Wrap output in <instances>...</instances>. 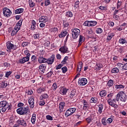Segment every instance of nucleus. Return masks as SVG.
Listing matches in <instances>:
<instances>
[{
    "label": "nucleus",
    "instance_id": "obj_43",
    "mask_svg": "<svg viewBox=\"0 0 127 127\" xmlns=\"http://www.w3.org/2000/svg\"><path fill=\"white\" fill-rule=\"evenodd\" d=\"M96 33L100 34L102 33V32H103V29H102V28H97L96 29Z\"/></svg>",
    "mask_w": 127,
    "mask_h": 127
},
{
    "label": "nucleus",
    "instance_id": "obj_13",
    "mask_svg": "<svg viewBox=\"0 0 127 127\" xmlns=\"http://www.w3.org/2000/svg\"><path fill=\"white\" fill-rule=\"evenodd\" d=\"M39 20L40 22H47L48 21V19L47 18V16H41L39 19Z\"/></svg>",
    "mask_w": 127,
    "mask_h": 127
},
{
    "label": "nucleus",
    "instance_id": "obj_40",
    "mask_svg": "<svg viewBox=\"0 0 127 127\" xmlns=\"http://www.w3.org/2000/svg\"><path fill=\"white\" fill-rule=\"evenodd\" d=\"M98 102V99L96 98H92L90 100V103H94V104H96Z\"/></svg>",
    "mask_w": 127,
    "mask_h": 127
},
{
    "label": "nucleus",
    "instance_id": "obj_52",
    "mask_svg": "<svg viewBox=\"0 0 127 127\" xmlns=\"http://www.w3.org/2000/svg\"><path fill=\"white\" fill-rule=\"evenodd\" d=\"M79 42H84V37L82 35L79 36Z\"/></svg>",
    "mask_w": 127,
    "mask_h": 127
},
{
    "label": "nucleus",
    "instance_id": "obj_14",
    "mask_svg": "<svg viewBox=\"0 0 127 127\" xmlns=\"http://www.w3.org/2000/svg\"><path fill=\"white\" fill-rule=\"evenodd\" d=\"M108 103L111 106L115 104H117L116 99L113 98L112 100L111 99H109L108 100Z\"/></svg>",
    "mask_w": 127,
    "mask_h": 127
},
{
    "label": "nucleus",
    "instance_id": "obj_45",
    "mask_svg": "<svg viewBox=\"0 0 127 127\" xmlns=\"http://www.w3.org/2000/svg\"><path fill=\"white\" fill-rule=\"evenodd\" d=\"M51 32H54V33H56V32H57L58 31V28H53L51 29Z\"/></svg>",
    "mask_w": 127,
    "mask_h": 127
},
{
    "label": "nucleus",
    "instance_id": "obj_36",
    "mask_svg": "<svg viewBox=\"0 0 127 127\" xmlns=\"http://www.w3.org/2000/svg\"><path fill=\"white\" fill-rule=\"evenodd\" d=\"M63 26L65 28L66 27H69V22L67 21H64L63 22Z\"/></svg>",
    "mask_w": 127,
    "mask_h": 127
},
{
    "label": "nucleus",
    "instance_id": "obj_46",
    "mask_svg": "<svg viewBox=\"0 0 127 127\" xmlns=\"http://www.w3.org/2000/svg\"><path fill=\"white\" fill-rule=\"evenodd\" d=\"M68 109L70 111V113H71L72 115H73V114H74V113H75L76 112V108H69Z\"/></svg>",
    "mask_w": 127,
    "mask_h": 127
},
{
    "label": "nucleus",
    "instance_id": "obj_60",
    "mask_svg": "<svg viewBox=\"0 0 127 127\" xmlns=\"http://www.w3.org/2000/svg\"><path fill=\"white\" fill-rule=\"evenodd\" d=\"M121 5H122V1H120V0H118L117 2V8H120Z\"/></svg>",
    "mask_w": 127,
    "mask_h": 127
},
{
    "label": "nucleus",
    "instance_id": "obj_51",
    "mask_svg": "<svg viewBox=\"0 0 127 127\" xmlns=\"http://www.w3.org/2000/svg\"><path fill=\"white\" fill-rule=\"evenodd\" d=\"M7 85H5V81H4L1 83V88H5Z\"/></svg>",
    "mask_w": 127,
    "mask_h": 127
},
{
    "label": "nucleus",
    "instance_id": "obj_8",
    "mask_svg": "<svg viewBox=\"0 0 127 127\" xmlns=\"http://www.w3.org/2000/svg\"><path fill=\"white\" fill-rule=\"evenodd\" d=\"M127 95L124 92H120V101L125 102L127 101Z\"/></svg>",
    "mask_w": 127,
    "mask_h": 127
},
{
    "label": "nucleus",
    "instance_id": "obj_10",
    "mask_svg": "<svg viewBox=\"0 0 127 127\" xmlns=\"http://www.w3.org/2000/svg\"><path fill=\"white\" fill-rule=\"evenodd\" d=\"M17 124H18V125H20V126H22V127L27 126L26 121L23 120H18V121H17Z\"/></svg>",
    "mask_w": 127,
    "mask_h": 127
},
{
    "label": "nucleus",
    "instance_id": "obj_3",
    "mask_svg": "<svg viewBox=\"0 0 127 127\" xmlns=\"http://www.w3.org/2000/svg\"><path fill=\"white\" fill-rule=\"evenodd\" d=\"M3 14L4 16H5V17H8L11 15V11L6 8H3Z\"/></svg>",
    "mask_w": 127,
    "mask_h": 127
},
{
    "label": "nucleus",
    "instance_id": "obj_63",
    "mask_svg": "<svg viewBox=\"0 0 127 127\" xmlns=\"http://www.w3.org/2000/svg\"><path fill=\"white\" fill-rule=\"evenodd\" d=\"M123 66H124V64H121L120 63H119L118 64H117V67H118L119 68H122L123 69Z\"/></svg>",
    "mask_w": 127,
    "mask_h": 127
},
{
    "label": "nucleus",
    "instance_id": "obj_17",
    "mask_svg": "<svg viewBox=\"0 0 127 127\" xmlns=\"http://www.w3.org/2000/svg\"><path fill=\"white\" fill-rule=\"evenodd\" d=\"M35 27H36V22L33 20L31 22V28L32 30H35Z\"/></svg>",
    "mask_w": 127,
    "mask_h": 127
},
{
    "label": "nucleus",
    "instance_id": "obj_49",
    "mask_svg": "<svg viewBox=\"0 0 127 127\" xmlns=\"http://www.w3.org/2000/svg\"><path fill=\"white\" fill-rule=\"evenodd\" d=\"M22 25V20H20L16 24V25L19 26L20 27H21Z\"/></svg>",
    "mask_w": 127,
    "mask_h": 127
},
{
    "label": "nucleus",
    "instance_id": "obj_19",
    "mask_svg": "<svg viewBox=\"0 0 127 127\" xmlns=\"http://www.w3.org/2000/svg\"><path fill=\"white\" fill-rule=\"evenodd\" d=\"M35 121H36V114H33L31 120V122L33 125L35 124Z\"/></svg>",
    "mask_w": 127,
    "mask_h": 127
},
{
    "label": "nucleus",
    "instance_id": "obj_22",
    "mask_svg": "<svg viewBox=\"0 0 127 127\" xmlns=\"http://www.w3.org/2000/svg\"><path fill=\"white\" fill-rule=\"evenodd\" d=\"M67 32L66 31H64L62 32L59 35V36L60 38H62V37H65V35H67Z\"/></svg>",
    "mask_w": 127,
    "mask_h": 127
},
{
    "label": "nucleus",
    "instance_id": "obj_23",
    "mask_svg": "<svg viewBox=\"0 0 127 127\" xmlns=\"http://www.w3.org/2000/svg\"><path fill=\"white\" fill-rule=\"evenodd\" d=\"M98 108H99L98 112L100 114H102V113H103V109H104V105L103 104H100L98 106Z\"/></svg>",
    "mask_w": 127,
    "mask_h": 127
},
{
    "label": "nucleus",
    "instance_id": "obj_58",
    "mask_svg": "<svg viewBox=\"0 0 127 127\" xmlns=\"http://www.w3.org/2000/svg\"><path fill=\"white\" fill-rule=\"evenodd\" d=\"M63 66V64H59L58 66H56V70H58V69H61V68Z\"/></svg>",
    "mask_w": 127,
    "mask_h": 127
},
{
    "label": "nucleus",
    "instance_id": "obj_12",
    "mask_svg": "<svg viewBox=\"0 0 127 127\" xmlns=\"http://www.w3.org/2000/svg\"><path fill=\"white\" fill-rule=\"evenodd\" d=\"M28 103L30 105V108L33 109V108H34V98L30 97L29 99Z\"/></svg>",
    "mask_w": 127,
    "mask_h": 127
},
{
    "label": "nucleus",
    "instance_id": "obj_37",
    "mask_svg": "<svg viewBox=\"0 0 127 127\" xmlns=\"http://www.w3.org/2000/svg\"><path fill=\"white\" fill-rule=\"evenodd\" d=\"M83 25L84 26H88V27H90V21H85Z\"/></svg>",
    "mask_w": 127,
    "mask_h": 127
},
{
    "label": "nucleus",
    "instance_id": "obj_47",
    "mask_svg": "<svg viewBox=\"0 0 127 127\" xmlns=\"http://www.w3.org/2000/svg\"><path fill=\"white\" fill-rule=\"evenodd\" d=\"M106 119L105 118H103L102 119V125H103L104 126H106L107 125V122L106 121Z\"/></svg>",
    "mask_w": 127,
    "mask_h": 127
},
{
    "label": "nucleus",
    "instance_id": "obj_34",
    "mask_svg": "<svg viewBox=\"0 0 127 127\" xmlns=\"http://www.w3.org/2000/svg\"><path fill=\"white\" fill-rule=\"evenodd\" d=\"M44 91H45V89L44 88L40 87L38 89L37 93H38L39 94H41V93H42V92H44Z\"/></svg>",
    "mask_w": 127,
    "mask_h": 127
},
{
    "label": "nucleus",
    "instance_id": "obj_33",
    "mask_svg": "<svg viewBox=\"0 0 127 127\" xmlns=\"http://www.w3.org/2000/svg\"><path fill=\"white\" fill-rule=\"evenodd\" d=\"M64 107H65V102H63L60 103V106H59L60 110H61V109H64Z\"/></svg>",
    "mask_w": 127,
    "mask_h": 127
},
{
    "label": "nucleus",
    "instance_id": "obj_25",
    "mask_svg": "<svg viewBox=\"0 0 127 127\" xmlns=\"http://www.w3.org/2000/svg\"><path fill=\"white\" fill-rule=\"evenodd\" d=\"M113 85H114V80L110 79V80L108 81L107 86L110 88V87H112Z\"/></svg>",
    "mask_w": 127,
    "mask_h": 127
},
{
    "label": "nucleus",
    "instance_id": "obj_61",
    "mask_svg": "<svg viewBox=\"0 0 127 127\" xmlns=\"http://www.w3.org/2000/svg\"><path fill=\"white\" fill-rule=\"evenodd\" d=\"M50 3H51V2H50V0H48L45 1V5L46 6L49 5Z\"/></svg>",
    "mask_w": 127,
    "mask_h": 127
},
{
    "label": "nucleus",
    "instance_id": "obj_30",
    "mask_svg": "<svg viewBox=\"0 0 127 127\" xmlns=\"http://www.w3.org/2000/svg\"><path fill=\"white\" fill-rule=\"evenodd\" d=\"M90 22V26H95V25H97L98 22L96 21H89Z\"/></svg>",
    "mask_w": 127,
    "mask_h": 127
},
{
    "label": "nucleus",
    "instance_id": "obj_2",
    "mask_svg": "<svg viewBox=\"0 0 127 127\" xmlns=\"http://www.w3.org/2000/svg\"><path fill=\"white\" fill-rule=\"evenodd\" d=\"M71 34L73 39H76L80 34V30L78 29L71 30Z\"/></svg>",
    "mask_w": 127,
    "mask_h": 127
},
{
    "label": "nucleus",
    "instance_id": "obj_28",
    "mask_svg": "<svg viewBox=\"0 0 127 127\" xmlns=\"http://www.w3.org/2000/svg\"><path fill=\"white\" fill-rule=\"evenodd\" d=\"M83 67V63H81L79 64V65L77 66V72H81V69Z\"/></svg>",
    "mask_w": 127,
    "mask_h": 127
},
{
    "label": "nucleus",
    "instance_id": "obj_31",
    "mask_svg": "<svg viewBox=\"0 0 127 127\" xmlns=\"http://www.w3.org/2000/svg\"><path fill=\"white\" fill-rule=\"evenodd\" d=\"M65 15L66 17H72L73 16V13L71 11H68L66 12Z\"/></svg>",
    "mask_w": 127,
    "mask_h": 127
},
{
    "label": "nucleus",
    "instance_id": "obj_41",
    "mask_svg": "<svg viewBox=\"0 0 127 127\" xmlns=\"http://www.w3.org/2000/svg\"><path fill=\"white\" fill-rule=\"evenodd\" d=\"M68 58L67 56L65 57L63 61H62V64H66V62H67V60H68Z\"/></svg>",
    "mask_w": 127,
    "mask_h": 127
},
{
    "label": "nucleus",
    "instance_id": "obj_38",
    "mask_svg": "<svg viewBox=\"0 0 127 127\" xmlns=\"http://www.w3.org/2000/svg\"><path fill=\"white\" fill-rule=\"evenodd\" d=\"M29 4L30 5V7H33L34 5H35V3L32 1V0H29Z\"/></svg>",
    "mask_w": 127,
    "mask_h": 127
},
{
    "label": "nucleus",
    "instance_id": "obj_7",
    "mask_svg": "<svg viewBox=\"0 0 127 127\" xmlns=\"http://www.w3.org/2000/svg\"><path fill=\"white\" fill-rule=\"evenodd\" d=\"M55 60V55H52L50 58L47 59V63L48 64L51 65L53 64V62H54V60Z\"/></svg>",
    "mask_w": 127,
    "mask_h": 127
},
{
    "label": "nucleus",
    "instance_id": "obj_54",
    "mask_svg": "<svg viewBox=\"0 0 127 127\" xmlns=\"http://www.w3.org/2000/svg\"><path fill=\"white\" fill-rule=\"evenodd\" d=\"M122 67H123L122 70H127V63L123 64V66H122Z\"/></svg>",
    "mask_w": 127,
    "mask_h": 127
},
{
    "label": "nucleus",
    "instance_id": "obj_24",
    "mask_svg": "<svg viewBox=\"0 0 127 127\" xmlns=\"http://www.w3.org/2000/svg\"><path fill=\"white\" fill-rule=\"evenodd\" d=\"M119 43H120V44H126L127 43V40L125 38H121L119 40Z\"/></svg>",
    "mask_w": 127,
    "mask_h": 127
},
{
    "label": "nucleus",
    "instance_id": "obj_5",
    "mask_svg": "<svg viewBox=\"0 0 127 127\" xmlns=\"http://www.w3.org/2000/svg\"><path fill=\"white\" fill-rule=\"evenodd\" d=\"M59 51L64 54H65V53H69V50L68 49V47H67L66 45H64V46L60 48Z\"/></svg>",
    "mask_w": 127,
    "mask_h": 127
},
{
    "label": "nucleus",
    "instance_id": "obj_55",
    "mask_svg": "<svg viewBox=\"0 0 127 127\" xmlns=\"http://www.w3.org/2000/svg\"><path fill=\"white\" fill-rule=\"evenodd\" d=\"M108 98H113V97H116V95L114 93H110L107 96Z\"/></svg>",
    "mask_w": 127,
    "mask_h": 127
},
{
    "label": "nucleus",
    "instance_id": "obj_57",
    "mask_svg": "<svg viewBox=\"0 0 127 127\" xmlns=\"http://www.w3.org/2000/svg\"><path fill=\"white\" fill-rule=\"evenodd\" d=\"M112 122H113V119L112 118H109L106 121V123L107 124H112Z\"/></svg>",
    "mask_w": 127,
    "mask_h": 127
},
{
    "label": "nucleus",
    "instance_id": "obj_29",
    "mask_svg": "<svg viewBox=\"0 0 127 127\" xmlns=\"http://www.w3.org/2000/svg\"><path fill=\"white\" fill-rule=\"evenodd\" d=\"M71 115H72V113H71V111H70L69 109L67 110H66V111L65 113V116L67 118H68L69 116H71Z\"/></svg>",
    "mask_w": 127,
    "mask_h": 127
},
{
    "label": "nucleus",
    "instance_id": "obj_39",
    "mask_svg": "<svg viewBox=\"0 0 127 127\" xmlns=\"http://www.w3.org/2000/svg\"><path fill=\"white\" fill-rule=\"evenodd\" d=\"M115 88L118 90V89H123V88H125V86L122 84L116 85Z\"/></svg>",
    "mask_w": 127,
    "mask_h": 127
},
{
    "label": "nucleus",
    "instance_id": "obj_6",
    "mask_svg": "<svg viewBox=\"0 0 127 127\" xmlns=\"http://www.w3.org/2000/svg\"><path fill=\"white\" fill-rule=\"evenodd\" d=\"M78 82V84H80V86H85L88 83V80L85 78H79Z\"/></svg>",
    "mask_w": 127,
    "mask_h": 127
},
{
    "label": "nucleus",
    "instance_id": "obj_1",
    "mask_svg": "<svg viewBox=\"0 0 127 127\" xmlns=\"http://www.w3.org/2000/svg\"><path fill=\"white\" fill-rule=\"evenodd\" d=\"M17 113L18 115H21V116L27 115L29 113V107H20L17 109Z\"/></svg>",
    "mask_w": 127,
    "mask_h": 127
},
{
    "label": "nucleus",
    "instance_id": "obj_21",
    "mask_svg": "<svg viewBox=\"0 0 127 127\" xmlns=\"http://www.w3.org/2000/svg\"><path fill=\"white\" fill-rule=\"evenodd\" d=\"M7 104L6 101H2L0 102V108L5 107Z\"/></svg>",
    "mask_w": 127,
    "mask_h": 127
},
{
    "label": "nucleus",
    "instance_id": "obj_59",
    "mask_svg": "<svg viewBox=\"0 0 127 127\" xmlns=\"http://www.w3.org/2000/svg\"><path fill=\"white\" fill-rule=\"evenodd\" d=\"M14 30H16L17 31H18L20 29V27L19 26H17L16 25L14 28Z\"/></svg>",
    "mask_w": 127,
    "mask_h": 127
},
{
    "label": "nucleus",
    "instance_id": "obj_15",
    "mask_svg": "<svg viewBox=\"0 0 127 127\" xmlns=\"http://www.w3.org/2000/svg\"><path fill=\"white\" fill-rule=\"evenodd\" d=\"M68 90H69L68 89H67L66 88H64L61 90H60V94H61V95H66Z\"/></svg>",
    "mask_w": 127,
    "mask_h": 127
},
{
    "label": "nucleus",
    "instance_id": "obj_16",
    "mask_svg": "<svg viewBox=\"0 0 127 127\" xmlns=\"http://www.w3.org/2000/svg\"><path fill=\"white\" fill-rule=\"evenodd\" d=\"M39 69L41 72H43V73H44L45 71V69H46V65L45 64H41L39 66Z\"/></svg>",
    "mask_w": 127,
    "mask_h": 127
},
{
    "label": "nucleus",
    "instance_id": "obj_4",
    "mask_svg": "<svg viewBox=\"0 0 127 127\" xmlns=\"http://www.w3.org/2000/svg\"><path fill=\"white\" fill-rule=\"evenodd\" d=\"M6 46H7V49H9V50H11V49H13V50H16L17 48V47H16V45H14L11 44L10 42H8L7 43Z\"/></svg>",
    "mask_w": 127,
    "mask_h": 127
},
{
    "label": "nucleus",
    "instance_id": "obj_48",
    "mask_svg": "<svg viewBox=\"0 0 127 127\" xmlns=\"http://www.w3.org/2000/svg\"><path fill=\"white\" fill-rule=\"evenodd\" d=\"M46 119L48 121H53V117H52V116H51L50 115H47L46 116Z\"/></svg>",
    "mask_w": 127,
    "mask_h": 127
},
{
    "label": "nucleus",
    "instance_id": "obj_26",
    "mask_svg": "<svg viewBox=\"0 0 127 127\" xmlns=\"http://www.w3.org/2000/svg\"><path fill=\"white\" fill-rule=\"evenodd\" d=\"M99 94L100 97H105L107 95V91L106 90H102L100 92Z\"/></svg>",
    "mask_w": 127,
    "mask_h": 127
},
{
    "label": "nucleus",
    "instance_id": "obj_50",
    "mask_svg": "<svg viewBox=\"0 0 127 127\" xmlns=\"http://www.w3.org/2000/svg\"><path fill=\"white\" fill-rule=\"evenodd\" d=\"M120 98H121V92L118 93L116 96V98L115 99V101H117V102H119V100L120 99Z\"/></svg>",
    "mask_w": 127,
    "mask_h": 127
},
{
    "label": "nucleus",
    "instance_id": "obj_11",
    "mask_svg": "<svg viewBox=\"0 0 127 127\" xmlns=\"http://www.w3.org/2000/svg\"><path fill=\"white\" fill-rule=\"evenodd\" d=\"M28 61H29V58L28 57H25L22 59H20L19 60V63H20V64H23L25 63V62H27Z\"/></svg>",
    "mask_w": 127,
    "mask_h": 127
},
{
    "label": "nucleus",
    "instance_id": "obj_62",
    "mask_svg": "<svg viewBox=\"0 0 127 127\" xmlns=\"http://www.w3.org/2000/svg\"><path fill=\"white\" fill-rule=\"evenodd\" d=\"M31 60L32 62H35V61L36 60V56L35 55H33L31 57Z\"/></svg>",
    "mask_w": 127,
    "mask_h": 127
},
{
    "label": "nucleus",
    "instance_id": "obj_9",
    "mask_svg": "<svg viewBox=\"0 0 127 127\" xmlns=\"http://www.w3.org/2000/svg\"><path fill=\"white\" fill-rule=\"evenodd\" d=\"M38 61L40 64H42V63H47V59L44 58L42 56L40 55V56L39 57Z\"/></svg>",
    "mask_w": 127,
    "mask_h": 127
},
{
    "label": "nucleus",
    "instance_id": "obj_42",
    "mask_svg": "<svg viewBox=\"0 0 127 127\" xmlns=\"http://www.w3.org/2000/svg\"><path fill=\"white\" fill-rule=\"evenodd\" d=\"M24 54H25V55L26 56V57H29L30 58L31 54H30V53H29V52H28V51H27V50L25 51Z\"/></svg>",
    "mask_w": 127,
    "mask_h": 127
},
{
    "label": "nucleus",
    "instance_id": "obj_27",
    "mask_svg": "<svg viewBox=\"0 0 127 127\" xmlns=\"http://www.w3.org/2000/svg\"><path fill=\"white\" fill-rule=\"evenodd\" d=\"M23 8H19L15 10V13L18 14V13H22L23 12Z\"/></svg>",
    "mask_w": 127,
    "mask_h": 127
},
{
    "label": "nucleus",
    "instance_id": "obj_53",
    "mask_svg": "<svg viewBox=\"0 0 127 127\" xmlns=\"http://www.w3.org/2000/svg\"><path fill=\"white\" fill-rule=\"evenodd\" d=\"M18 32V31H16L15 30H13L11 33V36H14V35H15Z\"/></svg>",
    "mask_w": 127,
    "mask_h": 127
},
{
    "label": "nucleus",
    "instance_id": "obj_20",
    "mask_svg": "<svg viewBox=\"0 0 127 127\" xmlns=\"http://www.w3.org/2000/svg\"><path fill=\"white\" fill-rule=\"evenodd\" d=\"M114 36H115V34L113 33L108 34V36L107 38V41H110Z\"/></svg>",
    "mask_w": 127,
    "mask_h": 127
},
{
    "label": "nucleus",
    "instance_id": "obj_35",
    "mask_svg": "<svg viewBox=\"0 0 127 127\" xmlns=\"http://www.w3.org/2000/svg\"><path fill=\"white\" fill-rule=\"evenodd\" d=\"M102 67H103V65L102 64H97L96 65V69L97 70H101Z\"/></svg>",
    "mask_w": 127,
    "mask_h": 127
},
{
    "label": "nucleus",
    "instance_id": "obj_44",
    "mask_svg": "<svg viewBox=\"0 0 127 127\" xmlns=\"http://www.w3.org/2000/svg\"><path fill=\"white\" fill-rule=\"evenodd\" d=\"M52 89H53L54 91H56V89H57V84L56 83H54L52 87Z\"/></svg>",
    "mask_w": 127,
    "mask_h": 127
},
{
    "label": "nucleus",
    "instance_id": "obj_64",
    "mask_svg": "<svg viewBox=\"0 0 127 127\" xmlns=\"http://www.w3.org/2000/svg\"><path fill=\"white\" fill-rule=\"evenodd\" d=\"M62 70L63 71V73H65L67 71V66H64L62 68Z\"/></svg>",
    "mask_w": 127,
    "mask_h": 127
},
{
    "label": "nucleus",
    "instance_id": "obj_32",
    "mask_svg": "<svg viewBox=\"0 0 127 127\" xmlns=\"http://www.w3.org/2000/svg\"><path fill=\"white\" fill-rule=\"evenodd\" d=\"M119 71L120 70H119V68H118L117 67H115L113 68L111 70L112 73H119Z\"/></svg>",
    "mask_w": 127,
    "mask_h": 127
},
{
    "label": "nucleus",
    "instance_id": "obj_56",
    "mask_svg": "<svg viewBox=\"0 0 127 127\" xmlns=\"http://www.w3.org/2000/svg\"><path fill=\"white\" fill-rule=\"evenodd\" d=\"M12 72L9 71H7L6 72V74H5V77L6 78H8V76L10 75V74H11Z\"/></svg>",
    "mask_w": 127,
    "mask_h": 127
},
{
    "label": "nucleus",
    "instance_id": "obj_18",
    "mask_svg": "<svg viewBox=\"0 0 127 127\" xmlns=\"http://www.w3.org/2000/svg\"><path fill=\"white\" fill-rule=\"evenodd\" d=\"M75 96H76V90H73L71 91L69 94V98L70 99H73Z\"/></svg>",
    "mask_w": 127,
    "mask_h": 127
}]
</instances>
